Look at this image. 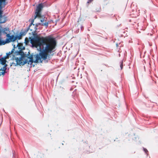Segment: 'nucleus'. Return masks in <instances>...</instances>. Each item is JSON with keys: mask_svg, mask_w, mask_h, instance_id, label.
Segmentation results:
<instances>
[{"mask_svg": "<svg viewBox=\"0 0 158 158\" xmlns=\"http://www.w3.org/2000/svg\"><path fill=\"white\" fill-rule=\"evenodd\" d=\"M2 32L7 35V34H9V33L10 31L8 28H6L3 29Z\"/></svg>", "mask_w": 158, "mask_h": 158, "instance_id": "nucleus-7", "label": "nucleus"}, {"mask_svg": "<svg viewBox=\"0 0 158 158\" xmlns=\"http://www.w3.org/2000/svg\"><path fill=\"white\" fill-rule=\"evenodd\" d=\"M144 151L146 152V149H144Z\"/></svg>", "mask_w": 158, "mask_h": 158, "instance_id": "nucleus-9", "label": "nucleus"}, {"mask_svg": "<svg viewBox=\"0 0 158 158\" xmlns=\"http://www.w3.org/2000/svg\"><path fill=\"white\" fill-rule=\"evenodd\" d=\"M6 0H0V21H6V18L4 16L2 15V8L5 5Z\"/></svg>", "mask_w": 158, "mask_h": 158, "instance_id": "nucleus-5", "label": "nucleus"}, {"mask_svg": "<svg viewBox=\"0 0 158 158\" xmlns=\"http://www.w3.org/2000/svg\"><path fill=\"white\" fill-rule=\"evenodd\" d=\"M33 47L40 51L41 48L43 51H41L39 54L31 56L26 60L28 64H31L33 62H36L41 58H45L47 53L53 50L56 46V42L54 39L48 37L44 38L38 37L35 38L32 43Z\"/></svg>", "mask_w": 158, "mask_h": 158, "instance_id": "nucleus-1", "label": "nucleus"}, {"mask_svg": "<svg viewBox=\"0 0 158 158\" xmlns=\"http://www.w3.org/2000/svg\"><path fill=\"white\" fill-rule=\"evenodd\" d=\"M14 49H13L10 52H9L7 54L8 56L12 54L14 57H15V60L16 63V64L14 63H12V65H23L27 63L26 57L24 56V54L21 52H14Z\"/></svg>", "mask_w": 158, "mask_h": 158, "instance_id": "nucleus-2", "label": "nucleus"}, {"mask_svg": "<svg viewBox=\"0 0 158 158\" xmlns=\"http://www.w3.org/2000/svg\"><path fill=\"white\" fill-rule=\"evenodd\" d=\"M43 6H44L42 4H40L37 6L35 12L36 16L35 19V21L36 22H38L35 23L36 25L40 24L43 26H47L48 23L46 22V19L45 18L42 19L40 18V12Z\"/></svg>", "mask_w": 158, "mask_h": 158, "instance_id": "nucleus-3", "label": "nucleus"}, {"mask_svg": "<svg viewBox=\"0 0 158 158\" xmlns=\"http://www.w3.org/2000/svg\"><path fill=\"white\" fill-rule=\"evenodd\" d=\"M15 45H14V48H15Z\"/></svg>", "mask_w": 158, "mask_h": 158, "instance_id": "nucleus-10", "label": "nucleus"}, {"mask_svg": "<svg viewBox=\"0 0 158 158\" xmlns=\"http://www.w3.org/2000/svg\"><path fill=\"white\" fill-rule=\"evenodd\" d=\"M17 46L19 48L18 49H19L20 50H23V49H25L24 47L23 46V45L21 44H20V43L18 44L17 45Z\"/></svg>", "mask_w": 158, "mask_h": 158, "instance_id": "nucleus-6", "label": "nucleus"}, {"mask_svg": "<svg viewBox=\"0 0 158 158\" xmlns=\"http://www.w3.org/2000/svg\"><path fill=\"white\" fill-rule=\"evenodd\" d=\"M24 35V34H21L20 35H18L16 37V40L17 39H18V40L21 39L22 37Z\"/></svg>", "mask_w": 158, "mask_h": 158, "instance_id": "nucleus-8", "label": "nucleus"}, {"mask_svg": "<svg viewBox=\"0 0 158 158\" xmlns=\"http://www.w3.org/2000/svg\"><path fill=\"white\" fill-rule=\"evenodd\" d=\"M6 57L2 58L0 59V63L1 64L0 65V76L3 75L6 69L7 65L6 64Z\"/></svg>", "mask_w": 158, "mask_h": 158, "instance_id": "nucleus-4", "label": "nucleus"}]
</instances>
